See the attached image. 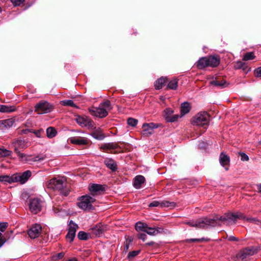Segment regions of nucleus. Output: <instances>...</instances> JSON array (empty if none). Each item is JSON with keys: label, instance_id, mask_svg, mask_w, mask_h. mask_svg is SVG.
I'll return each instance as SVG.
<instances>
[{"label": "nucleus", "instance_id": "obj_5", "mask_svg": "<svg viewBox=\"0 0 261 261\" xmlns=\"http://www.w3.org/2000/svg\"><path fill=\"white\" fill-rule=\"evenodd\" d=\"M210 121V115L206 112L198 113L192 120V124L194 125L203 126L208 125Z\"/></svg>", "mask_w": 261, "mask_h": 261}, {"label": "nucleus", "instance_id": "obj_25", "mask_svg": "<svg viewBox=\"0 0 261 261\" xmlns=\"http://www.w3.org/2000/svg\"><path fill=\"white\" fill-rule=\"evenodd\" d=\"M18 181L17 177L15 176H9L8 175H0V181L1 182H7L8 183H12L14 182H16Z\"/></svg>", "mask_w": 261, "mask_h": 261}, {"label": "nucleus", "instance_id": "obj_20", "mask_svg": "<svg viewBox=\"0 0 261 261\" xmlns=\"http://www.w3.org/2000/svg\"><path fill=\"white\" fill-rule=\"evenodd\" d=\"M104 164L110 169L115 171L117 169V166L115 162L111 158H107L104 161Z\"/></svg>", "mask_w": 261, "mask_h": 261}, {"label": "nucleus", "instance_id": "obj_52", "mask_svg": "<svg viewBox=\"0 0 261 261\" xmlns=\"http://www.w3.org/2000/svg\"><path fill=\"white\" fill-rule=\"evenodd\" d=\"M239 155L241 157V160L243 161H248L249 160L248 156L244 152H239Z\"/></svg>", "mask_w": 261, "mask_h": 261}, {"label": "nucleus", "instance_id": "obj_17", "mask_svg": "<svg viewBox=\"0 0 261 261\" xmlns=\"http://www.w3.org/2000/svg\"><path fill=\"white\" fill-rule=\"evenodd\" d=\"M89 190L93 194H97L105 191V187L101 185L93 184L89 186Z\"/></svg>", "mask_w": 261, "mask_h": 261}, {"label": "nucleus", "instance_id": "obj_27", "mask_svg": "<svg viewBox=\"0 0 261 261\" xmlns=\"http://www.w3.org/2000/svg\"><path fill=\"white\" fill-rule=\"evenodd\" d=\"M191 109L190 105L188 102H184L181 105V109H180V117H181L184 115L187 114L189 112Z\"/></svg>", "mask_w": 261, "mask_h": 261}, {"label": "nucleus", "instance_id": "obj_14", "mask_svg": "<svg viewBox=\"0 0 261 261\" xmlns=\"http://www.w3.org/2000/svg\"><path fill=\"white\" fill-rule=\"evenodd\" d=\"M158 125L153 123H144L142 126V134L145 136H149L153 133V129L158 127Z\"/></svg>", "mask_w": 261, "mask_h": 261}, {"label": "nucleus", "instance_id": "obj_21", "mask_svg": "<svg viewBox=\"0 0 261 261\" xmlns=\"http://www.w3.org/2000/svg\"><path fill=\"white\" fill-rule=\"evenodd\" d=\"M145 180V179L143 176L137 175L134 178L133 186L136 189H140Z\"/></svg>", "mask_w": 261, "mask_h": 261}, {"label": "nucleus", "instance_id": "obj_24", "mask_svg": "<svg viewBox=\"0 0 261 261\" xmlns=\"http://www.w3.org/2000/svg\"><path fill=\"white\" fill-rule=\"evenodd\" d=\"M219 162L220 164L223 167L225 165H229V157L224 152H222L220 154Z\"/></svg>", "mask_w": 261, "mask_h": 261}, {"label": "nucleus", "instance_id": "obj_57", "mask_svg": "<svg viewBox=\"0 0 261 261\" xmlns=\"http://www.w3.org/2000/svg\"><path fill=\"white\" fill-rule=\"evenodd\" d=\"M228 240L230 241H238L239 239H238V238H237L234 236H230L228 238Z\"/></svg>", "mask_w": 261, "mask_h": 261}, {"label": "nucleus", "instance_id": "obj_37", "mask_svg": "<svg viewBox=\"0 0 261 261\" xmlns=\"http://www.w3.org/2000/svg\"><path fill=\"white\" fill-rule=\"evenodd\" d=\"M12 151L6 149L0 148V158L9 156Z\"/></svg>", "mask_w": 261, "mask_h": 261}, {"label": "nucleus", "instance_id": "obj_44", "mask_svg": "<svg viewBox=\"0 0 261 261\" xmlns=\"http://www.w3.org/2000/svg\"><path fill=\"white\" fill-rule=\"evenodd\" d=\"M138 120L133 118H128L127 120V124L133 127L135 126L138 123Z\"/></svg>", "mask_w": 261, "mask_h": 261}, {"label": "nucleus", "instance_id": "obj_13", "mask_svg": "<svg viewBox=\"0 0 261 261\" xmlns=\"http://www.w3.org/2000/svg\"><path fill=\"white\" fill-rule=\"evenodd\" d=\"M41 201L38 198L32 199L30 203V209L32 213L36 214L41 210Z\"/></svg>", "mask_w": 261, "mask_h": 261}, {"label": "nucleus", "instance_id": "obj_47", "mask_svg": "<svg viewBox=\"0 0 261 261\" xmlns=\"http://www.w3.org/2000/svg\"><path fill=\"white\" fill-rule=\"evenodd\" d=\"M246 220L248 222H252L256 225H261V221L255 218H246Z\"/></svg>", "mask_w": 261, "mask_h": 261}, {"label": "nucleus", "instance_id": "obj_59", "mask_svg": "<svg viewBox=\"0 0 261 261\" xmlns=\"http://www.w3.org/2000/svg\"><path fill=\"white\" fill-rule=\"evenodd\" d=\"M42 130V129H40V130L33 132V133L37 136V137H40V133Z\"/></svg>", "mask_w": 261, "mask_h": 261}, {"label": "nucleus", "instance_id": "obj_18", "mask_svg": "<svg viewBox=\"0 0 261 261\" xmlns=\"http://www.w3.org/2000/svg\"><path fill=\"white\" fill-rule=\"evenodd\" d=\"M210 84L216 87H220L224 88L228 85L225 80L222 79L221 77H217L215 80L210 82Z\"/></svg>", "mask_w": 261, "mask_h": 261}, {"label": "nucleus", "instance_id": "obj_61", "mask_svg": "<svg viewBox=\"0 0 261 261\" xmlns=\"http://www.w3.org/2000/svg\"><path fill=\"white\" fill-rule=\"evenodd\" d=\"M21 132L23 134H27L28 132H33L31 129H22Z\"/></svg>", "mask_w": 261, "mask_h": 261}, {"label": "nucleus", "instance_id": "obj_51", "mask_svg": "<svg viewBox=\"0 0 261 261\" xmlns=\"http://www.w3.org/2000/svg\"><path fill=\"white\" fill-rule=\"evenodd\" d=\"M8 226V223L7 222H1L0 223V231L2 232L5 231Z\"/></svg>", "mask_w": 261, "mask_h": 261}, {"label": "nucleus", "instance_id": "obj_46", "mask_svg": "<svg viewBox=\"0 0 261 261\" xmlns=\"http://www.w3.org/2000/svg\"><path fill=\"white\" fill-rule=\"evenodd\" d=\"M29 156H30V157L28 158V159L30 160L29 162H30V161L36 162V161H42V160H44L45 158V155H41L40 156L38 155L34 158H31V155H29Z\"/></svg>", "mask_w": 261, "mask_h": 261}, {"label": "nucleus", "instance_id": "obj_38", "mask_svg": "<svg viewBox=\"0 0 261 261\" xmlns=\"http://www.w3.org/2000/svg\"><path fill=\"white\" fill-rule=\"evenodd\" d=\"M223 216L224 218H225V221L232 220L234 223V213L229 212L225 213Z\"/></svg>", "mask_w": 261, "mask_h": 261}, {"label": "nucleus", "instance_id": "obj_32", "mask_svg": "<svg viewBox=\"0 0 261 261\" xmlns=\"http://www.w3.org/2000/svg\"><path fill=\"white\" fill-rule=\"evenodd\" d=\"M15 111L14 106H7L0 105V112L2 113H9Z\"/></svg>", "mask_w": 261, "mask_h": 261}, {"label": "nucleus", "instance_id": "obj_54", "mask_svg": "<svg viewBox=\"0 0 261 261\" xmlns=\"http://www.w3.org/2000/svg\"><path fill=\"white\" fill-rule=\"evenodd\" d=\"M147 236L145 233H140L138 235V238L141 239L143 241H145Z\"/></svg>", "mask_w": 261, "mask_h": 261}, {"label": "nucleus", "instance_id": "obj_43", "mask_svg": "<svg viewBox=\"0 0 261 261\" xmlns=\"http://www.w3.org/2000/svg\"><path fill=\"white\" fill-rule=\"evenodd\" d=\"M234 223L236 222L237 219H239L241 220H246V217L242 213L240 212H237L234 214Z\"/></svg>", "mask_w": 261, "mask_h": 261}, {"label": "nucleus", "instance_id": "obj_23", "mask_svg": "<svg viewBox=\"0 0 261 261\" xmlns=\"http://www.w3.org/2000/svg\"><path fill=\"white\" fill-rule=\"evenodd\" d=\"M167 81L168 79L166 77L162 76L158 79L154 84L155 89L160 90L162 89L163 86L167 82Z\"/></svg>", "mask_w": 261, "mask_h": 261}, {"label": "nucleus", "instance_id": "obj_6", "mask_svg": "<svg viewBox=\"0 0 261 261\" xmlns=\"http://www.w3.org/2000/svg\"><path fill=\"white\" fill-rule=\"evenodd\" d=\"M54 108L53 105L47 101L42 100L35 105L34 111L38 114H42L50 112Z\"/></svg>", "mask_w": 261, "mask_h": 261}, {"label": "nucleus", "instance_id": "obj_48", "mask_svg": "<svg viewBox=\"0 0 261 261\" xmlns=\"http://www.w3.org/2000/svg\"><path fill=\"white\" fill-rule=\"evenodd\" d=\"M208 239H206L204 238H201V239H189L187 240V242L188 243H191V242H202L203 241H208Z\"/></svg>", "mask_w": 261, "mask_h": 261}, {"label": "nucleus", "instance_id": "obj_9", "mask_svg": "<svg viewBox=\"0 0 261 261\" xmlns=\"http://www.w3.org/2000/svg\"><path fill=\"white\" fill-rule=\"evenodd\" d=\"M42 227L40 224H35L28 230L30 238L34 239L38 238L41 233Z\"/></svg>", "mask_w": 261, "mask_h": 261}, {"label": "nucleus", "instance_id": "obj_10", "mask_svg": "<svg viewBox=\"0 0 261 261\" xmlns=\"http://www.w3.org/2000/svg\"><path fill=\"white\" fill-rule=\"evenodd\" d=\"M89 111L92 115L101 118L106 117L108 115V112L107 109L104 108H101L100 106L98 108L89 109Z\"/></svg>", "mask_w": 261, "mask_h": 261}, {"label": "nucleus", "instance_id": "obj_42", "mask_svg": "<svg viewBox=\"0 0 261 261\" xmlns=\"http://www.w3.org/2000/svg\"><path fill=\"white\" fill-rule=\"evenodd\" d=\"M61 103L62 105L65 106H70L72 107H77L75 104L73 102L72 100H67L62 101Z\"/></svg>", "mask_w": 261, "mask_h": 261}, {"label": "nucleus", "instance_id": "obj_50", "mask_svg": "<svg viewBox=\"0 0 261 261\" xmlns=\"http://www.w3.org/2000/svg\"><path fill=\"white\" fill-rule=\"evenodd\" d=\"M254 74L255 76L257 77H261V67H259L257 68H256L254 70Z\"/></svg>", "mask_w": 261, "mask_h": 261}, {"label": "nucleus", "instance_id": "obj_4", "mask_svg": "<svg viewBox=\"0 0 261 261\" xmlns=\"http://www.w3.org/2000/svg\"><path fill=\"white\" fill-rule=\"evenodd\" d=\"M215 220L210 219L207 217H203L195 221H189L185 223L191 227H195L200 229H207L208 225H213L215 222Z\"/></svg>", "mask_w": 261, "mask_h": 261}, {"label": "nucleus", "instance_id": "obj_39", "mask_svg": "<svg viewBox=\"0 0 261 261\" xmlns=\"http://www.w3.org/2000/svg\"><path fill=\"white\" fill-rule=\"evenodd\" d=\"M179 117H180L179 115L176 114L173 116H166V120L168 122H173L177 120Z\"/></svg>", "mask_w": 261, "mask_h": 261}, {"label": "nucleus", "instance_id": "obj_7", "mask_svg": "<svg viewBox=\"0 0 261 261\" xmlns=\"http://www.w3.org/2000/svg\"><path fill=\"white\" fill-rule=\"evenodd\" d=\"M256 251L253 248H246L241 250L234 257V261H246L245 259L248 256L254 255Z\"/></svg>", "mask_w": 261, "mask_h": 261}, {"label": "nucleus", "instance_id": "obj_8", "mask_svg": "<svg viewBox=\"0 0 261 261\" xmlns=\"http://www.w3.org/2000/svg\"><path fill=\"white\" fill-rule=\"evenodd\" d=\"M14 152L17 154L20 160H22L24 159L25 161L29 162L30 160L28 159V158L30 157V156L20 152L18 149V148H25L24 142L22 140H17L14 143Z\"/></svg>", "mask_w": 261, "mask_h": 261}, {"label": "nucleus", "instance_id": "obj_60", "mask_svg": "<svg viewBox=\"0 0 261 261\" xmlns=\"http://www.w3.org/2000/svg\"><path fill=\"white\" fill-rule=\"evenodd\" d=\"M129 249V244L126 243V244L124 246V251L126 252L128 251Z\"/></svg>", "mask_w": 261, "mask_h": 261}, {"label": "nucleus", "instance_id": "obj_33", "mask_svg": "<svg viewBox=\"0 0 261 261\" xmlns=\"http://www.w3.org/2000/svg\"><path fill=\"white\" fill-rule=\"evenodd\" d=\"M57 134V130L54 127H49L46 129L47 137L49 138H53L56 136Z\"/></svg>", "mask_w": 261, "mask_h": 261}, {"label": "nucleus", "instance_id": "obj_41", "mask_svg": "<svg viewBox=\"0 0 261 261\" xmlns=\"http://www.w3.org/2000/svg\"><path fill=\"white\" fill-rule=\"evenodd\" d=\"M140 252V250L129 252L127 255V258L129 260H132L135 257L138 255Z\"/></svg>", "mask_w": 261, "mask_h": 261}, {"label": "nucleus", "instance_id": "obj_26", "mask_svg": "<svg viewBox=\"0 0 261 261\" xmlns=\"http://www.w3.org/2000/svg\"><path fill=\"white\" fill-rule=\"evenodd\" d=\"M119 146L116 143H109L101 145L100 147V148L103 151H107L109 150L115 149L117 148Z\"/></svg>", "mask_w": 261, "mask_h": 261}, {"label": "nucleus", "instance_id": "obj_55", "mask_svg": "<svg viewBox=\"0 0 261 261\" xmlns=\"http://www.w3.org/2000/svg\"><path fill=\"white\" fill-rule=\"evenodd\" d=\"M165 112L166 113V116H171V115L173 113V111L170 109H166L165 110Z\"/></svg>", "mask_w": 261, "mask_h": 261}, {"label": "nucleus", "instance_id": "obj_19", "mask_svg": "<svg viewBox=\"0 0 261 261\" xmlns=\"http://www.w3.org/2000/svg\"><path fill=\"white\" fill-rule=\"evenodd\" d=\"M144 232L149 235L155 236L158 233H162L164 232L163 228L160 227H150L147 226Z\"/></svg>", "mask_w": 261, "mask_h": 261}, {"label": "nucleus", "instance_id": "obj_36", "mask_svg": "<svg viewBox=\"0 0 261 261\" xmlns=\"http://www.w3.org/2000/svg\"><path fill=\"white\" fill-rule=\"evenodd\" d=\"M99 106L101 108H106L107 109V111L112 109L111 102L109 100H106L105 101H103V102L101 103L99 105Z\"/></svg>", "mask_w": 261, "mask_h": 261}, {"label": "nucleus", "instance_id": "obj_30", "mask_svg": "<svg viewBox=\"0 0 261 261\" xmlns=\"http://www.w3.org/2000/svg\"><path fill=\"white\" fill-rule=\"evenodd\" d=\"M13 121L11 119L0 121V128L9 127L13 125Z\"/></svg>", "mask_w": 261, "mask_h": 261}, {"label": "nucleus", "instance_id": "obj_3", "mask_svg": "<svg viewBox=\"0 0 261 261\" xmlns=\"http://www.w3.org/2000/svg\"><path fill=\"white\" fill-rule=\"evenodd\" d=\"M79 201L77 203V205L83 210L90 211L94 210V207L92 203L95 201V199L93 196H91L89 195H86L81 196L78 199Z\"/></svg>", "mask_w": 261, "mask_h": 261}, {"label": "nucleus", "instance_id": "obj_53", "mask_svg": "<svg viewBox=\"0 0 261 261\" xmlns=\"http://www.w3.org/2000/svg\"><path fill=\"white\" fill-rule=\"evenodd\" d=\"M12 4L15 6H20L21 4H22L24 0H10Z\"/></svg>", "mask_w": 261, "mask_h": 261}, {"label": "nucleus", "instance_id": "obj_11", "mask_svg": "<svg viewBox=\"0 0 261 261\" xmlns=\"http://www.w3.org/2000/svg\"><path fill=\"white\" fill-rule=\"evenodd\" d=\"M176 206V203L174 202H170L169 201H163L159 202L158 201H153L149 204V207H156L160 206L161 207H169L170 208H173Z\"/></svg>", "mask_w": 261, "mask_h": 261}, {"label": "nucleus", "instance_id": "obj_62", "mask_svg": "<svg viewBox=\"0 0 261 261\" xmlns=\"http://www.w3.org/2000/svg\"><path fill=\"white\" fill-rule=\"evenodd\" d=\"M154 244H155V243L154 242H148V243H147L145 245H148V246H151V245H153Z\"/></svg>", "mask_w": 261, "mask_h": 261}, {"label": "nucleus", "instance_id": "obj_49", "mask_svg": "<svg viewBox=\"0 0 261 261\" xmlns=\"http://www.w3.org/2000/svg\"><path fill=\"white\" fill-rule=\"evenodd\" d=\"M245 64L244 63H243L241 61H239L236 63V64L234 65V68L235 69L242 68L244 70H245Z\"/></svg>", "mask_w": 261, "mask_h": 261}, {"label": "nucleus", "instance_id": "obj_34", "mask_svg": "<svg viewBox=\"0 0 261 261\" xmlns=\"http://www.w3.org/2000/svg\"><path fill=\"white\" fill-rule=\"evenodd\" d=\"M77 237L81 240H87L91 238V235L89 233L81 231L78 233Z\"/></svg>", "mask_w": 261, "mask_h": 261}, {"label": "nucleus", "instance_id": "obj_29", "mask_svg": "<svg viewBox=\"0 0 261 261\" xmlns=\"http://www.w3.org/2000/svg\"><path fill=\"white\" fill-rule=\"evenodd\" d=\"M91 135L93 137L96 139L101 140L105 137L104 134L102 133L100 129H97L94 130L92 133Z\"/></svg>", "mask_w": 261, "mask_h": 261}, {"label": "nucleus", "instance_id": "obj_64", "mask_svg": "<svg viewBox=\"0 0 261 261\" xmlns=\"http://www.w3.org/2000/svg\"><path fill=\"white\" fill-rule=\"evenodd\" d=\"M258 192L261 193V184L258 186Z\"/></svg>", "mask_w": 261, "mask_h": 261}, {"label": "nucleus", "instance_id": "obj_56", "mask_svg": "<svg viewBox=\"0 0 261 261\" xmlns=\"http://www.w3.org/2000/svg\"><path fill=\"white\" fill-rule=\"evenodd\" d=\"M5 242V239L3 237L2 233L0 232V247H1L3 245Z\"/></svg>", "mask_w": 261, "mask_h": 261}, {"label": "nucleus", "instance_id": "obj_63", "mask_svg": "<svg viewBox=\"0 0 261 261\" xmlns=\"http://www.w3.org/2000/svg\"><path fill=\"white\" fill-rule=\"evenodd\" d=\"M68 261H77V259L76 258H72L69 259Z\"/></svg>", "mask_w": 261, "mask_h": 261}, {"label": "nucleus", "instance_id": "obj_40", "mask_svg": "<svg viewBox=\"0 0 261 261\" xmlns=\"http://www.w3.org/2000/svg\"><path fill=\"white\" fill-rule=\"evenodd\" d=\"M255 58V56L253 52H249L245 54L243 57V60L244 61H248L252 60Z\"/></svg>", "mask_w": 261, "mask_h": 261}, {"label": "nucleus", "instance_id": "obj_45", "mask_svg": "<svg viewBox=\"0 0 261 261\" xmlns=\"http://www.w3.org/2000/svg\"><path fill=\"white\" fill-rule=\"evenodd\" d=\"M210 219H211V218H210ZM212 219L213 220H215V222L214 223H213L212 224L213 225H208V228L209 227H214L216 226V221L217 220H220V221H222L223 222H225V218H224V216H220V217H218V216H216L215 218H213Z\"/></svg>", "mask_w": 261, "mask_h": 261}, {"label": "nucleus", "instance_id": "obj_1", "mask_svg": "<svg viewBox=\"0 0 261 261\" xmlns=\"http://www.w3.org/2000/svg\"><path fill=\"white\" fill-rule=\"evenodd\" d=\"M46 186L48 189L59 191L65 196H67L70 192L67 187L66 178L65 177L53 178L46 182Z\"/></svg>", "mask_w": 261, "mask_h": 261}, {"label": "nucleus", "instance_id": "obj_15", "mask_svg": "<svg viewBox=\"0 0 261 261\" xmlns=\"http://www.w3.org/2000/svg\"><path fill=\"white\" fill-rule=\"evenodd\" d=\"M76 121L77 123L82 126H89L92 127L93 126V122L86 116H78L76 118Z\"/></svg>", "mask_w": 261, "mask_h": 261}, {"label": "nucleus", "instance_id": "obj_31", "mask_svg": "<svg viewBox=\"0 0 261 261\" xmlns=\"http://www.w3.org/2000/svg\"><path fill=\"white\" fill-rule=\"evenodd\" d=\"M178 87V80L174 79L170 81L166 87V89L176 90Z\"/></svg>", "mask_w": 261, "mask_h": 261}, {"label": "nucleus", "instance_id": "obj_35", "mask_svg": "<svg viewBox=\"0 0 261 261\" xmlns=\"http://www.w3.org/2000/svg\"><path fill=\"white\" fill-rule=\"evenodd\" d=\"M147 224L141 222L136 223L135 228L137 231H142L144 232V230L147 228Z\"/></svg>", "mask_w": 261, "mask_h": 261}, {"label": "nucleus", "instance_id": "obj_58", "mask_svg": "<svg viewBox=\"0 0 261 261\" xmlns=\"http://www.w3.org/2000/svg\"><path fill=\"white\" fill-rule=\"evenodd\" d=\"M64 255V253L60 252V253L57 254V259H61L62 257H63Z\"/></svg>", "mask_w": 261, "mask_h": 261}, {"label": "nucleus", "instance_id": "obj_22", "mask_svg": "<svg viewBox=\"0 0 261 261\" xmlns=\"http://www.w3.org/2000/svg\"><path fill=\"white\" fill-rule=\"evenodd\" d=\"M31 175L32 172L30 170H27L24 172L21 175L17 176V181H20L21 184H24L31 176Z\"/></svg>", "mask_w": 261, "mask_h": 261}, {"label": "nucleus", "instance_id": "obj_16", "mask_svg": "<svg viewBox=\"0 0 261 261\" xmlns=\"http://www.w3.org/2000/svg\"><path fill=\"white\" fill-rule=\"evenodd\" d=\"M108 229L107 225L99 224L92 228V233L95 236H100Z\"/></svg>", "mask_w": 261, "mask_h": 261}, {"label": "nucleus", "instance_id": "obj_28", "mask_svg": "<svg viewBox=\"0 0 261 261\" xmlns=\"http://www.w3.org/2000/svg\"><path fill=\"white\" fill-rule=\"evenodd\" d=\"M71 143L77 145H86L88 143V141L83 138H72L70 139Z\"/></svg>", "mask_w": 261, "mask_h": 261}, {"label": "nucleus", "instance_id": "obj_2", "mask_svg": "<svg viewBox=\"0 0 261 261\" xmlns=\"http://www.w3.org/2000/svg\"><path fill=\"white\" fill-rule=\"evenodd\" d=\"M220 64V59L217 57L209 56L200 58L196 63V66L199 69H202L206 67H215Z\"/></svg>", "mask_w": 261, "mask_h": 261}, {"label": "nucleus", "instance_id": "obj_12", "mask_svg": "<svg viewBox=\"0 0 261 261\" xmlns=\"http://www.w3.org/2000/svg\"><path fill=\"white\" fill-rule=\"evenodd\" d=\"M69 228L68 233L66 235V239L70 240V242H72L75 236V232L78 228V225L71 220L69 222Z\"/></svg>", "mask_w": 261, "mask_h": 261}]
</instances>
